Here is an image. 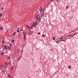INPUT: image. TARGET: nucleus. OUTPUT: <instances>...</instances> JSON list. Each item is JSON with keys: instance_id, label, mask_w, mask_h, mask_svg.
<instances>
[{"instance_id": "1", "label": "nucleus", "mask_w": 78, "mask_h": 78, "mask_svg": "<svg viewBox=\"0 0 78 78\" xmlns=\"http://www.w3.org/2000/svg\"><path fill=\"white\" fill-rule=\"evenodd\" d=\"M39 18H40V16L39 15H37L36 17V19L37 20Z\"/></svg>"}, {"instance_id": "2", "label": "nucleus", "mask_w": 78, "mask_h": 78, "mask_svg": "<svg viewBox=\"0 0 78 78\" xmlns=\"http://www.w3.org/2000/svg\"><path fill=\"white\" fill-rule=\"evenodd\" d=\"M33 27H35V25H34V24H33L31 27V30H33Z\"/></svg>"}, {"instance_id": "3", "label": "nucleus", "mask_w": 78, "mask_h": 78, "mask_svg": "<svg viewBox=\"0 0 78 78\" xmlns=\"http://www.w3.org/2000/svg\"><path fill=\"white\" fill-rule=\"evenodd\" d=\"M0 30H1V31H2L3 30V27L2 26L0 27Z\"/></svg>"}, {"instance_id": "4", "label": "nucleus", "mask_w": 78, "mask_h": 78, "mask_svg": "<svg viewBox=\"0 0 78 78\" xmlns=\"http://www.w3.org/2000/svg\"><path fill=\"white\" fill-rule=\"evenodd\" d=\"M42 8H40L39 10H40V13H41V11H42Z\"/></svg>"}, {"instance_id": "5", "label": "nucleus", "mask_w": 78, "mask_h": 78, "mask_svg": "<svg viewBox=\"0 0 78 78\" xmlns=\"http://www.w3.org/2000/svg\"><path fill=\"white\" fill-rule=\"evenodd\" d=\"M37 20V22H39L40 21V20L39 19H38Z\"/></svg>"}, {"instance_id": "6", "label": "nucleus", "mask_w": 78, "mask_h": 78, "mask_svg": "<svg viewBox=\"0 0 78 78\" xmlns=\"http://www.w3.org/2000/svg\"><path fill=\"white\" fill-rule=\"evenodd\" d=\"M28 33H29L30 34V33H32V31H29L28 32Z\"/></svg>"}, {"instance_id": "7", "label": "nucleus", "mask_w": 78, "mask_h": 78, "mask_svg": "<svg viewBox=\"0 0 78 78\" xmlns=\"http://www.w3.org/2000/svg\"><path fill=\"white\" fill-rule=\"evenodd\" d=\"M8 66V64L5 63V65L4 66V67H6V66Z\"/></svg>"}, {"instance_id": "8", "label": "nucleus", "mask_w": 78, "mask_h": 78, "mask_svg": "<svg viewBox=\"0 0 78 78\" xmlns=\"http://www.w3.org/2000/svg\"><path fill=\"white\" fill-rule=\"evenodd\" d=\"M8 76H9V77H10V78H11V77H12L11 76H10V75L9 74L8 75Z\"/></svg>"}, {"instance_id": "9", "label": "nucleus", "mask_w": 78, "mask_h": 78, "mask_svg": "<svg viewBox=\"0 0 78 78\" xmlns=\"http://www.w3.org/2000/svg\"><path fill=\"white\" fill-rule=\"evenodd\" d=\"M44 12L43 11H42V13L41 14V15L42 16H43V15H44Z\"/></svg>"}, {"instance_id": "10", "label": "nucleus", "mask_w": 78, "mask_h": 78, "mask_svg": "<svg viewBox=\"0 0 78 78\" xmlns=\"http://www.w3.org/2000/svg\"><path fill=\"white\" fill-rule=\"evenodd\" d=\"M4 47H5V49H7V46H5V45H4Z\"/></svg>"}, {"instance_id": "11", "label": "nucleus", "mask_w": 78, "mask_h": 78, "mask_svg": "<svg viewBox=\"0 0 78 78\" xmlns=\"http://www.w3.org/2000/svg\"><path fill=\"white\" fill-rule=\"evenodd\" d=\"M10 48H10V47H9V48H8V50H10Z\"/></svg>"}, {"instance_id": "12", "label": "nucleus", "mask_w": 78, "mask_h": 78, "mask_svg": "<svg viewBox=\"0 0 78 78\" xmlns=\"http://www.w3.org/2000/svg\"><path fill=\"white\" fill-rule=\"evenodd\" d=\"M66 9H68L69 8V6H67L66 7Z\"/></svg>"}, {"instance_id": "13", "label": "nucleus", "mask_w": 78, "mask_h": 78, "mask_svg": "<svg viewBox=\"0 0 78 78\" xmlns=\"http://www.w3.org/2000/svg\"><path fill=\"white\" fill-rule=\"evenodd\" d=\"M2 55H4V54H5V53H4V52H3L2 53H1Z\"/></svg>"}, {"instance_id": "14", "label": "nucleus", "mask_w": 78, "mask_h": 78, "mask_svg": "<svg viewBox=\"0 0 78 78\" xmlns=\"http://www.w3.org/2000/svg\"><path fill=\"white\" fill-rule=\"evenodd\" d=\"M76 34H77V33H75L73 35V36H74V35Z\"/></svg>"}, {"instance_id": "15", "label": "nucleus", "mask_w": 78, "mask_h": 78, "mask_svg": "<svg viewBox=\"0 0 78 78\" xmlns=\"http://www.w3.org/2000/svg\"><path fill=\"white\" fill-rule=\"evenodd\" d=\"M2 72H3V73H5V71H2Z\"/></svg>"}, {"instance_id": "16", "label": "nucleus", "mask_w": 78, "mask_h": 78, "mask_svg": "<svg viewBox=\"0 0 78 78\" xmlns=\"http://www.w3.org/2000/svg\"><path fill=\"white\" fill-rule=\"evenodd\" d=\"M60 41H65V40H61Z\"/></svg>"}, {"instance_id": "17", "label": "nucleus", "mask_w": 78, "mask_h": 78, "mask_svg": "<svg viewBox=\"0 0 78 78\" xmlns=\"http://www.w3.org/2000/svg\"><path fill=\"white\" fill-rule=\"evenodd\" d=\"M12 42H14V40H12Z\"/></svg>"}, {"instance_id": "18", "label": "nucleus", "mask_w": 78, "mask_h": 78, "mask_svg": "<svg viewBox=\"0 0 78 78\" xmlns=\"http://www.w3.org/2000/svg\"><path fill=\"white\" fill-rule=\"evenodd\" d=\"M27 28H28L29 29H30V27L28 26H27Z\"/></svg>"}, {"instance_id": "19", "label": "nucleus", "mask_w": 78, "mask_h": 78, "mask_svg": "<svg viewBox=\"0 0 78 78\" xmlns=\"http://www.w3.org/2000/svg\"><path fill=\"white\" fill-rule=\"evenodd\" d=\"M10 59V57H9L8 58H7V59Z\"/></svg>"}, {"instance_id": "20", "label": "nucleus", "mask_w": 78, "mask_h": 78, "mask_svg": "<svg viewBox=\"0 0 78 78\" xmlns=\"http://www.w3.org/2000/svg\"><path fill=\"white\" fill-rule=\"evenodd\" d=\"M15 34H16V32H14L13 34V36H15Z\"/></svg>"}, {"instance_id": "21", "label": "nucleus", "mask_w": 78, "mask_h": 78, "mask_svg": "<svg viewBox=\"0 0 78 78\" xmlns=\"http://www.w3.org/2000/svg\"><path fill=\"white\" fill-rule=\"evenodd\" d=\"M2 14H0V17H2Z\"/></svg>"}, {"instance_id": "22", "label": "nucleus", "mask_w": 78, "mask_h": 78, "mask_svg": "<svg viewBox=\"0 0 78 78\" xmlns=\"http://www.w3.org/2000/svg\"><path fill=\"white\" fill-rule=\"evenodd\" d=\"M26 35H27V34H26V33L24 34V36H26Z\"/></svg>"}, {"instance_id": "23", "label": "nucleus", "mask_w": 78, "mask_h": 78, "mask_svg": "<svg viewBox=\"0 0 78 78\" xmlns=\"http://www.w3.org/2000/svg\"><path fill=\"white\" fill-rule=\"evenodd\" d=\"M56 42H57V43H58V42H59V41L57 40V41H56Z\"/></svg>"}, {"instance_id": "24", "label": "nucleus", "mask_w": 78, "mask_h": 78, "mask_svg": "<svg viewBox=\"0 0 78 78\" xmlns=\"http://www.w3.org/2000/svg\"><path fill=\"white\" fill-rule=\"evenodd\" d=\"M11 70H13V67H12L11 68Z\"/></svg>"}, {"instance_id": "25", "label": "nucleus", "mask_w": 78, "mask_h": 78, "mask_svg": "<svg viewBox=\"0 0 78 78\" xmlns=\"http://www.w3.org/2000/svg\"><path fill=\"white\" fill-rule=\"evenodd\" d=\"M45 36V35L44 34L43 35H42V37H44Z\"/></svg>"}, {"instance_id": "26", "label": "nucleus", "mask_w": 78, "mask_h": 78, "mask_svg": "<svg viewBox=\"0 0 78 78\" xmlns=\"http://www.w3.org/2000/svg\"><path fill=\"white\" fill-rule=\"evenodd\" d=\"M55 37H53V40H55Z\"/></svg>"}, {"instance_id": "27", "label": "nucleus", "mask_w": 78, "mask_h": 78, "mask_svg": "<svg viewBox=\"0 0 78 78\" xmlns=\"http://www.w3.org/2000/svg\"><path fill=\"white\" fill-rule=\"evenodd\" d=\"M60 39H63V38L62 37H61V38H60Z\"/></svg>"}, {"instance_id": "28", "label": "nucleus", "mask_w": 78, "mask_h": 78, "mask_svg": "<svg viewBox=\"0 0 78 78\" xmlns=\"http://www.w3.org/2000/svg\"><path fill=\"white\" fill-rule=\"evenodd\" d=\"M72 36V35H69V36Z\"/></svg>"}, {"instance_id": "29", "label": "nucleus", "mask_w": 78, "mask_h": 78, "mask_svg": "<svg viewBox=\"0 0 78 78\" xmlns=\"http://www.w3.org/2000/svg\"><path fill=\"white\" fill-rule=\"evenodd\" d=\"M69 69H70V66H69Z\"/></svg>"}, {"instance_id": "30", "label": "nucleus", "mask_w": 78, "mask_h": 78, "mask_svg": "<svg viewBox=\"0 0 78 78\" xmlns=\"http://www.w3.org/2000/svg\"><path fill=\"white\" fill-rule=\"evenodd\" d=\"M17 32H18V33H19V30H17Z\"/></svg>"}, {"instance_id": "31", "label": "nucleus", "mask_w": 78, "mask_h": 78, "mask_svg": "<svg viewBox=\"0 0 78 78\" xmlns=\"http://www.w3.org/2000/svg\"><path fill=\"white\" fill-rule=\"evenodd\" d=\"M9 65H11V63H9Z\"/></svg>"}, {"instance_id": "32", "label": "nucleus", "mask_w": 78, "mask_h": 78, "mask_svg": "<svg viewBox=\"0 0 78 78\" xmlns=\"http://www.w3.org/2000/svg\"><path fill=\"white\" fill-rule=\"evenodd\" d=\"M10 46L11 47L12 45V44H10Z\"/></svg>"}, {"instance_id": "33", "label": "nucleus", "mask_w": 78, "mask_h": 78, "mask_svg": "<svg viewBox=\"0 0 78 78\" xmlns=\"http://www.w3.org/2000/svg\"><path fill=\"white\" fill-rule=\"evenodd\" d=\"M2 42L3 43V44L4 42V41H2Z\"/></svg>"}, {"instance_id": "34", "label": "nucleus", "mask_w": 78, "mask_h": 78, "mask_svg": "<svg viewBox=\"0 0 78 78\" xmlns=\"http://www.w3.org/2000/svg\"><path fill=\"white\" fill-rule=\"evenodd\" d=\"M24 37H26V36H24Z\"/></svg>"}, {"instance_id": "35", "label": "nucleus", "mask_w": 78, "mask_h": 78, "mask_svg": "<svg viewBox=\"0 0 78 78\" xmlns=\"http://www.w3.org/2000/svg\"><path fill=\"white\" fill-rule=\"evenodd\" d=\"M38 34H40V33H38Z\"/></svg>"}, {"instance_id": "36", "label": "nucleus", "mask_w": 78, "mask_h": 78, "mask_svg": "<svg viewBox=\"0 0 78 78\" xmlns=\"http://www.w3.org/2000/svg\"><path fill=\"white\" fill-rule=\"evenodd\" d=\"M26 37H24V40H25V38H26Z\"/></svg>"}, {"instance_id": "37", "label": "nucleus", "mask_w": 78, "mask_h": 78, "mask_svg": "<svg viewBox=\"0 0 78 78\" xmlns=\"http://www.w3.org/2000/svg\"><path fill=\"white\" fill-rule=\"evenodd\" d=\"M18 59L19 60H20V58H19V57Z\"/></svg>"}, {"instance_id": "38", "label": "nucleus", "mask_w": 78, "mask_h": 78, "mask_svg": "<svg viewBox=\"0 0 78 78\" xmlns=\"http://www.w3.org/2000/svg\"><path fill=\"white\" fill-rule=\"evenodd\" d=\"M19 58H21V56H20V57H19Z\"/></svg>"}, {"instance_id": "39", "label": "nucleus", "mask_w": 78, "mask_h": 78, "mask_svg": "<svg viewBox=\"0 0 78 78\" xmlns=\"http://www.w3.org/2000/svg\"><path fill=\"white\" fill-rule=\"evenodd\" d=\"M34 24L35 25H36V23H34Z\"/></svg>"}, {"instance_id": "40", "label": "nucleus", "mask_w": 78, "mask_h": 78, "mask_svg": "<svg viewBox=\"0 0 78 78\" xmlns=\"http://www.w3.org/2000/svg\"><path fill=\"white\" fill-rule=\"evenodd\" d=\"M2 10H3V8H2Z\"/></svg>"}, {"instance_id": "41", "label": "nucleus", "mask_w": 78, "mask_h": 78, "mask_svg": "<svg viewBox=\"0 0 78 78\" xmlns=\"http://www.w3.org/2000/svg\"><path fill=\"white\" fill-rule=\"evenodd\" d=\"M53 0H51V1L52 2H53Z\"/></svg>"}, {"instance_id": "42", "label": "nucleus", "mask_w": 78, "mask_h": 78, "mask_svg": "<svg viewBox=\"0 0 78 78\" xmlns=\"http://www.w3.org/2000/svg\"><path fill=\"white\" fill-rule=\"evenodd\" d=\"M18 30H19V28H18Z\"/></svg>"}, {"instance_id": "43", "label": "nucleus", "mask_w": 78, "mask_h": 78, "mask_svg": "<svg viewBox=\"0 0 78 78\" xmlns=\"http://www.w3.org/2000/svg\"><path fill=\"white\" fill-rule=\"evenodd\" d=\"M23 34H25V32H23Z\"/></svg>"}, {"instance_id": "44", "label": "nucleus", "mask_w": 78, "mask_h": 78, "mask_svg": "<svg viewBox=\"0 0 78 78\" xmlns=\"http://www.w3.org/2000/svg\"><path fill=\"white\" fill-rule=\"evenodd\" d=\"M17 53H19V51H18Z\"/></svg>"}, {"instance_id": "45", "label": "nucleus", "mask_w": 78, "mask_h": 78, "mask_svg": "<svg viewBox=\"0 0 78 78\" xmlns=\"http://www.w3.org/2000/svg\"><path fill=\"white\" fill-rule=\"evenodd\" d=\"M57 0V2H58V0Z\"/></svg>"}, {"instance_id": "46", "label": "nucleus", "mask_w": 78, "mask_h": 78, "mask_svg": "<svg viewBox=\"0 0 78 78\" xmlns=\"http://www.w3.org/2000/svg\"><path fill=\"white\" fill-rule=\"evenodd\" d=\"M21 31H23V30H21Z\"/></svg>"}, {"instance_id": "47", "label": "nucleus", "mask_w": 78, "mask_h": 78, "mask_svg": "<svg viewBox=\"0 0 78 78\" xmlns=\"http://www.w3.org/2000/svg\"><path fill=\"white\" fill-rule=\"evenodd\" d=\"M18 51H19V49H18Z\"/></svg>"}, {"instance_id": "48", "label": "nucleus", "mask_w": 78, "mask_h": 78, "mask_svg": "<svg viewBox=\"0 0 78 78\" xmlns=\"http://www.w3.org/2000/svg\"><path fill=\"white\" fill-rule=\"evenodd\" d=\"M18 61H19V59L17 60Z\"/></svg>"}, {"instance_id": "49", "label": "nucleus", "mask_w": 78, "mask_h": 78, "mask_svg": "<svg viewBox=\"0 0 78 78\" xmlns=\"http://www.w3.org/2000/svg\"><path fill=\"white\" fill-rule=\"evenodd\" d=\"M73 36H72V37H73Z\"/></svg>"}, {"instance_id": "50", "label": "nucleus", "mask_w": 78, "mask_h": 78, "mask_svg": "<svg viewBox=\"0 0 78 78\" xmlns=\"http://www.w3.org/2000/svg\"><path fill=\"white\" fill-rule=\"evenodd\" d=\"M22 51V50H21V51Z\"/></svg>"}, {"instance_id": "51", "label": "nucleus", "mask_w": 78, "mask_h": 78, "mask_svg": "<svg viewBox=\"0 0 78 78\" xmlns=\"http://www.w3.org/2000/svg\"><path fill=\"white\" fill-rule=\"evenodd\" d=\"M22 52H23V51H22Z\"/></svg>"}, {"instance_id": "52", "label": "nucleus", "mask_w": 78, "mask_h": 78, "mask_svg": "<svg viewBox=\"0 0 78 78\" xmlns=\"http://www.w3.org/2000/svg\"><path fill=\"white\" fill-rule=\"evenodd\" d=\"M5 53H7L6 52H5Z\"/></svg>"}]
</instances>
